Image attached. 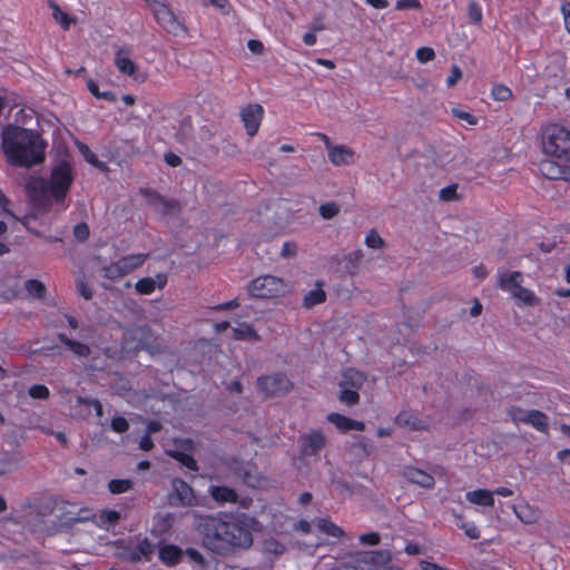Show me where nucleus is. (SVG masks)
<instances>
[{
    "label": "nucleus",
    "instance_id": "30",
    "mask_svg": "<svg viewBox=\"0 0 570 570\" xmlns=\"http://www.w3.org/2000/svg\"><path fill=\"white\" fill-rule=\"evenodd\" d=\"M326 299V293L322 288H314L309 291L303 298V306L312 308Z\"/></svg>",
    "mask_w": 570,
    "mask_h": 570
},
{
    "label": "nucleus",
    "instance_id": "23",
    "mask_svg": "<svg viewBox=\"0 0 570 570\" xmlns=\"http://www.w3.org/2000/svg\"><path fill=\"white\" fill-rule=\"evenodd\" d=\"M521 281H522V273L521 272H513L511 274H502L499 277L498 285L501 289L508 291L511 293V295L514 294V292H518L519 288H521Z\"/></svg>",
    "mask_w": 570,
    "mask_h": 570
},
{
    "label": "nucleus",
    "instance_id": "40",
    "mask_svg": "<svg viewBox=\"0 0 570 570\" xmlns=\"http://www.w3.org/2000/svg\"><path fill=\"white\" fill-rule=\"evenodd\" d=\"M233 332L236 340H258V335L256 334L255 330L246 324H243L239 327L234 328Z\"/></svg>",
    "mask_w": 570,
    "mask_h": 570
},
{
    "label": "nucleus",
    "instance_id": "10",
    "mask_svg": "<svg viewBox=\"0 0 570 570\" xmlns=\"http://www.w3.org/2000/svg\"><path fill=\"white\" fill-rule=\"evenodd\" d=\"M263 115L264 109L259 104H250L242 109L240 118L248 136L253 137L257 134Z\"/></svg>",
    "mask_w": 570,
    "mask_h": 570
},
{
    "label": "nucleus",
    "instance_id": "13",
    "mask_svg": "<svg viewBox=\"0 0 570 570\" xmlns=\"http://www.w3.org/2000/svg\"><path fill=\"white\" fill-rule=\"evenodd\" d=\"M226 465L233 475L240 479L247 485L254 487L257 482L255 478V466L249 462L230 459L226 462Z\"/></svg>",
    "mask_w": 570,
    "mask_h": 570
},
{
    "label": "nucleus",
    "instance_id": "64",
    "mask_svg": "<svg viewBox=\"0 0 570 570\" xmlns=\"http://www.w3.org/2000/svg\"><path fill=\"white\" fill-rule=\"evenodd\" d=\"M561 12H562L563 18H564V23H566L567 31L570 33V28H569V24H570V1H567V2H564L561 6Z\"/></svg>",
    "mask_w": 570,
    "mask_h": 570
},
{
    "label": "nucleus",
    "instance_id": "55",
    "mask_svg": "<svg viewBox=\"0 0 570 570\" xmlns=\"http://www.w3.org/2000/svg\"><path fill=\"white\" fill-rule=\"evenodd\" d=\"M160 210L164 215L179 210V203L176 199H167L164 197Z\"/></svg>",
    "mask_w": 570,
    "mask_h": 570
},
{
    "label": "nucleus",
    "instance_id": "63",
    "mask_svg": "<svg viewBox=\"0 0 570 570\" xmlns=\"http://www.w3.org/2000/svg\"><path fill=\"white\" fill-rule=\"evenodd\" d=\"M452 114L458 117L459 119H462V120H465L468 124L470 125H475L476 124V118L466 112V111H463V110H459V109H452Z\"/></svg>",
    "mask_w": 570,
    "mask_h": 570
},
{
    "label": "nucleus",
    "instance_id": "54",
    "mask_svg": "<svg viewBox=\"0 0 570 570\" xmlns=\"http://www.w3.org/2000/svg\"><path fill=\"white\" fill-rule=\"evenodd\" d=\"M111 429L115 432L124 433L128 431L129 423L124 416H116L111 420Z\"/></svg>",
    "mask_w": 570,
    "mask_h": 570
},
{
    "label": "nucleus",
    "instance_id": "61",
    "mask_svg": "<svg viewBox=\"0 0 570 570\" xmlns=\"http://www.w3.org/2000/svg\"><path fill=\"white\" fill-rule=\"evenodd\" d=\"M77 288L80 295L85 299H91L94 296L92 289L87 285V283L83 279L77 281Z\"/></svg>",
    "mask_w": 570,
    "mask_h": 570
},
{
    "label": "nucleus",
    "instance_id": "57",
    "mask_svg": "<svg viewBox=\"0 0 570 570\" xmlns=\"http://www.w3.org/2000/svg\"><path fill=\"white\" fill-rule=\"evenodd\" d=\"M421 3L419 0H397L395 3V8L397 10H405V9H414L419 10L421 9Z\"/></svg>",
    "mask_w": 570,
    "mask_h": 570
},
{
    "label": "nucleus",
    "instance_id": "22",
    "mask_svg": "<svg viewBox=\"0 0 570 570\" xmlns=\"http://www.w3.org/2000/svg\"><path fill=\"white\" fill-rule=\"evenodd\" d=\"M523 423L531 425L539 432L543 433H546L549 429L548 416L539 410H529Z\"/></svg>",
    "mask_w": 570,
    "mask_h": 570
},
{
    "label": "nucleus",
    "instance_id": "32",
    "mask_svg": "<svg viewBox=\"0 0 570 570\" xmlns=\"http://www.w3.org/2000/svg\"><path fill=\"white\" fill-rule=\"evenodd\" d=\"M512 296L527 306H534L539 304V298L534 295V293L524 287L519 288L518 292H514Z\"/></svg>",
    "mask_w": 570,
    "mask_h": 570
},
{
    "label": "nucleus",
    "instance_id": "11",
    "mask_svg": "<svg viewBox=\"0 0 570 570\" xmlns=\"http://www.w3.org/2000/svg\"><path fill=\"white\" fill-rule=\"evenodd\" d=\"M539 170L550 180H570V166L553 159H543L539 164Z\"/></svg>",
    "mask_w": 570,
    "mask_h": 570
},
{
    "label": "nucleus",
    "instance_id": "59",
    "mask_svg": "<svg viewBox=\"0 0 570 570\" xmlns=\"http://www.w3.org/2000/svg\"><path fill=\"white\" fill-rule=\"evenodd\" d=\"M462 78V71L459 66L451 67V75L446 78L448 87H453Z\"/></svg>",
    "mask_w": 570,
    "mask_h": 570
},
{
    "label": "nucleus",
    "instance_id": "8",
    "mask_svg": "<svg viewBox=\"0 0 570 570\" xmlns=\"http://www.w3.org/2000/svg\"><path fill=\"white\" fill-rule=\"evenodd\" d=\"M27 191L35 208L41 212L50 209L52 195L48 180L43 178L30 180L27 184Z\"/></svg>",
    "mask_w": 570,
    "mask_h": 570
},
{
    "label": "nucleus",
    "instance_id": "25",
    "mask_svg": "<svg viewBox=\"0 0 570 570\" xmlns=\"http://www.w3.org/2000/svg\"><path fill=\"white\" fill-rule=\"evenodd\" d=\"M58 340L68 347L75 355L79 357H87L90 355V347L78 341L70 340L66 334L59 333Z\"/></svg>",
    "mask_w": 570,
    "mask_h": 570
},
{
    "label": "nucleus",
    "instance_id": "26",
    "mask_svg": "<svg viewBox=\"0 0 570 570\" xmlns=\"http://www.w3.org/2000/svg\"><path fill=\"white\" fill-rule=\"evenodd\" d=\"M466 499L474 504L482 505V507H493L494 499H493V492L489 490H474L466 493Z\"/></svg>",
    "mask_w": 570,
    "mask_h": 570
},
{
    "label": "nucleus",
    "instance_id": "34",
    "mask_svg": "<svg viewBox=\"0 0 570 570\" xmlns=\"http://www.w3.org/2000/svg\"><path fill=\"white\" fill-rule=\"evenodd\" d=\"M24 287L27 292L37 298H43L46 296L47 289L43 283L38 279H29L26 282Z\"/></svg>",
    "mask_w": 570,
    "mask_h": 570
},
{
    "label": "nucleus",
    "instance_id": "2",
    "mask_svg": "<svg viewBox=\"0 0 570 570\" xmlns=\"http://www.w3.org/2000/svg\"><path fill=\"white\" fill-rule=\"evenodd\" d=\"M1 147L7 160L30 168L45 160L46 142L40 134L18 125H7L1 134Z\"/></svg>",
    "mask_w": 570,
    "mask_h": 570
},
{
    "label": "nucleus",
    "instance_id": "49",
    "mask_svg": "<svg viewBox=\"0 0 570 570\" xmlns=\"http://www.w3.org/2000/svg\"><path fill=\"white\" fill-rule=\"evenodd\" d=\"M120 520V513L115 510H104L100 513V521L104 524L114 525Z\"/></svg>",
    "mask_w": 570,
    "mask_h": 570
},
{
    "label": "nucleus",
    "instance_id": "56",
    "mask_svg": "<svg viewBox=\"0 0 570 570\" xmlns=\"http://www.w3.org/2000/svg\"><path fill=\"white\" fill-rule=\"evenodd\" d=\"M73 235L75 237L83 242L89 237V227L86 223H80L73 227Z\"/></svg>",
    "mask_w": 570,
    "mask_h": 570
},
{
    "label": "nucleus",
    "instance_id": "19",
    "mask_svg": "<svg viewBox=\"0 0 570 570\" xmlns=\"http://www.w3.org/2000/svg\"><path fill=\"white\" fill-rule=\"evenodd\" d=\"M208 493L217 503L220 504L235 503L238 500L236 491L225 485H210Z\"/></svg>",
    "mask_w": 570,
    "mask_h": 570
},
{
    "label": "nucleus",
    "instance_id": "62",
    "mask_svg": "<svg viewBox=\"0 0 570 570\" xmlns=\"http://www.w3.org/2000/svg\"><path fill=\"white\" fill-rule=\"evenodd\" d=\"M461 528L464 530L465 534L471 539L480 538V530L473 523H463Z\"/></svg>",
    "mask_w": 570,
    "mask_h": 570
},
{
    "label": "nucleus",
    "instance_id": "44",
    "mask_svg": "<svg viewBox=\"0 0 570 570\" xmlns=\"http://www.w3.org/2000/svg\"><path fill=\"white\" fill-rule=\"evenodd\" d=\"M365 244L367 247L374 248V249L382 248L385 245L384 239L375 230H371L366 235Z\"/></svg>",
    "mask_w": 570,
    "mask_h": 570
},
{
    "label": "nucleus",
    "instance_id": "51",
    "mask_svg": "<svg viewBox=\"0 0 570 570\" xmlns=\"http://www.w3.org/2000/svg\"><path fill=\"white\" fill-rule=\"evenodd\" d=\"M416 58L420 62L425 63L435 58V52L430 47H421L416 50Z\"/></svg>",
    "mask_w": 570,
    "mask_h": 570
},
{
    "label": "nucleus",
    "instance_id": "48",
    "mask_svg": "<svg viewBox=\"0 0 570 570\" xmlns=\"http://www.w3.org/2000/svg\"><path fill=\"white\" fill-rule=\"evenodd\" d=\"M29 395L33 399L46 400L49 397L50 392L46 385L35 384L29 389Z\"/></svg>",
    "mask_w": 570,
    "mask_h": 570
},
{
    "label": "nucleus",
    "instance_id": "52",
    "mask_svg": "<svg viewBox=\"0 0 570 570\" xmlns=\"http://www.w3.org/2000/svg\"><path fill=\"white\" fill-rule=\"evenodd\" d=\"M77 402H78V404L92 406L96 411V414L98 416H102L104 411H102V405L99 400L79 396Z\"/></svg>",
    "mask_w": 570,
    "mask_h": 570
},
{
    "label": "nucleus",
    "instance_id": "7",
    "mask_svg": "<svg viewBox=\"0 0 570 570\" xmlns=\"http://www.w3.org/2000/svg\"><path fill=\"white\" fill-rule=\"evenodd\" d=\"M257 387L265 396L277 397L289 393L294 384L284 373H273L258 377Z\"/></svg>",
    "mask_w": 570,
    "mask_h": 570
},
{
    "label": "nucleus",
    "instance_id": "3",
    "mask_svg": "<svg viewBox=\"0 0 570 570\" xmlns=\"http://www.w3.org/2000/svg\"><path fill=\"white\" fill-rule=\"evenodd\" d=\"M544 154L570 161V130L557 124L547 125L542 131Z\"/></svg>",
    "mask_w": 570,
    "mask_h": 570
},
{
    "label": "nucleus",
    "instance_id": "60",
    "mask_svg": "<svg viewBox=\"0 0 570 570\" xmlns=\"http://www.w3.org/2000/svg\"><path fill=\"white\" fill-rule=\"evenodd\" d=\"M297 253V245L294 242H286L283 244L281 255L284 258L294 257Z\"/></svg>",
    "mask_w": 570,
    "mask_h": 570
},
{
    "label": "nucleus",
    "instance_id": "9",
    "mask_svg": "<svg viewBox=\"0 0 570 570\" xmlns=\"http://www.w3.org/2000/svg\"><path fill=\"white\" fill-rule=\"evenodd\" d=\"M157 22L169 33L180 36L186 32L185 26L165 3H159L154 10Z\"/></svg>",
    "mask_w": 570,
    "mask_h": 570
},
{
    "label": "nucleus",
    "instance_id": "27",
    "mask_svg": "<svg viewBox=\"0 0 570 570\" xmlns=\"http://www.w3.org/2000/svg\"><path fill=\"white\" fill-rule=\"evenodd\" d=\"M116 552L115 556L126 562L137 563L139 562V556L136 553L135 548L119 540L115 543Z\"/></svg>",
    "mask_w": 570,
    "mask_h": 570
},
{
    "label": "nucleus",
    "instance_id": "5",
    "mask_svg": "<svg viewBox=\"0 0 570 570\" xmlns=\"http://www.w3.org/2000/svg\"><path fill=\"white\" fill-rule=\"evenodd\" d=\"M249 293L256 298H274L286 293V284L279 277L264 275L255 278L249 284Z\"/></svg>",
    "mask_w": 570,
    "mask_h": 570
},
{
    "label": "nucleus",
    "instance_id": "14",
    "mask_svg": "<svg viewBox=\"0 0 570 570\" xmlns=\"http://www.w3.org/2000/svg\"><path fill=\"white\" fill-rule=\"evenodd\" d=\"M402 475L411 483L422 488L431 489L435 484L434 476L415 466H405Z\"/></svg>",
    "mask_w": 570,
    "mask_h": 570
},
{
    "label": "nucleus",
    "instance_id": "45",
    "mask_svg": "<svg viewBox=\"0 0 570 570\" xmlns=\"http://www.w3.org/2000/svg\"><path fill=\"white\" fill-rule=\"evenodd\" d=\"M396 420L400 424L409 425L413 430H421L423 428V423L421 421L405 413L399 414Z\"/></svg>",
    "mask_w": 570,
    "mask_h": 570
},
{
    "label": "nucleus",
    "instance_id": "17",
    "mask_svg": "<svg viewBox=\"0 0 570 570\" xmlns=\"http://www.w3.org/2000/svg\"><path fill=\"white\" fill-rule=\"evenodd\" d=\"M327 420L341 432H347L350 430L363 431L365 429L362 421H356L338 413H330Z\"/></svg>",
    "mask_w": 570,
    "mask_h": 570
},
{
    "label": "nucleus",
    "instance_id": "41",
    "mask_svg": "<svg viewBox=\"0 0 570 570\" xmlns=\"http://www.w3.org/2000/svg\"><path fill=\"white\" fill-rule=\"evenodd\" d=\"M320 210V215L324 218V219H332L334 218L336 215H338L340 213V206L334 203V202H331V203H325V204H322L318 208Z\"/></svg>",
    "mask_w": 570,
    "mask_h": 570
},
{
    "label": "nucleus",
    "instance_id": "36",
    "mask_svg": "<svg viewBox=\"0 0 570 570\" xmlns=\"http://www.w3.org/2000/svg\"><path fill=\"white\" fill-rule=\"evenodd\" d=\"M50 7L52 9V16H53V19L60 23V26L65 29V30H68L69 27H70V23H71V19L70 17L63 12L59 6L55 2H51L50 3Z\"/></svg>",
    "mask_w": 570,
    "mask_h": 570
},
{
    "label": "nucleus",
    "instance_id": "53",
    "mask_svg": "<svg viewBox=\"0 0 570 570\" xmlns=\"http://www.w3.org/2000/svg\"><path fill=\"white\" fill-rule=\"evenodd\" d=\"M264 546L265 550L269 553L282 554L285 551V546L274 539L266 540Z\"/></svg>",
    "mask_w": 570,
    "mask_h": 570
},
{
    "label": "nucleus",
    "instance_id": "35",
    "mask_svg": "<svg viewBox=\"0 0 570 570\" xmlns=\"http://www.w3.org/2000/svg\"><path fill=\"white\" fill-rule=\"evenodd\" d=\"M169 454L189 470L198 471L197 462L191 455L179 451H171Z\"/></svg>",
    "mask_w": 570,
    "mask_h": 570
},
{
    "label": "nucleus",
    "instance_id": "1",
    "mask_svg": "<svg viewBox=\"0 0 570 570\" xmlns=\"http://www.w3.org/2000/svg\"><path fill=\"white\" fill-rule=\"evenodd\" d=\"M253 518L243 515L235 521H225L214 515L200 517L198 531L203 537V544L217 554H226L235 548L247 549L253 543L250 532Z\"/></svg>",
    "mask_w": 570,
    "mask_h": 570
},
{
    "label": "nucleus",
    "instance_id": "58",
    "mask_svg": "<svg viewBox=\"0 0 570 570\" xmlns=\"http://www.w3.org/2000/svg\"><path fill=\"white\" fill-rule=\"evenodd\" d=\"M380 539L381 537L377 532H368L360 537V542L362 544L376 546L380 543Z\"/></svg>",
    "mask_w": 570,
    "mask_h": 570
},
{
    "label": "nucleus",
    "instance_id": "33",
    "mask_svg": "<svg viewBox=\"0 0 570 570\" xmlns=\"http://www.w3.org/2000/svg\"><path fill=\"white\" fill-rule=\"evenodd\" d=\"M338 400L346 405H355L360 401V394L357 390L340 387Z\"/></svg>",
    "mask_w": 570,
    "mask_h": 570
},
{
    "label": "nucleus",
    "instance_id": "18",
    "mask_svg": "<svg viewBox=\"0 0 570 570\" xmlns=\"http://www.w3.org/2000/svg\"><path fill=\"white\" fill-rule=\"evenodd\" d=\"M183 556L184 551L175 544H165L160 547L158 552L159 560L168 567L178 564L181 561Z\"/></svg>",
    "mask_w": 570,
    "mask_h": 570
},
{
    "label": "nucleus",
    "instance_id": "46",
    "mask_svg": "<svg viewBox=\"0 0 570 570\" xmlns=\"http://www.w3.org/2000/svg\"><path fill=\"white\" fill-rule=\"evenodd\" d=\"M468 14H469V19L472 23L474 24H479L481 23L482 21V10L480 8V6L472 1L469 3L468 6Z\"/></svg>",
    "mask_w": 570,
    "mask_h": 570
},
{
    "label": "nucleus",
    "instance_id": "16",
    "mask_svg": "<svg viewBox=\"0 0 570 570\" xmlns=\"http://www.w3.org/2000/svg\"><path fill=\"white\" fill-rule=\"evenodd\" d=\"M328 159L335 166L348 165L353 161L354 151L344 145L332 146L328 150Z\"/></svg>",
    "mask_w": 570,
    "mask_h": 570
},
{
    "label": "nucleus",
    "instance_id": "38",
    "mask_svg": "<svg viewBox=\"0 0 570 570\" xmlns=\"http://www.w3.org/2000/svg\"><path fill=\"white\" fill-rule=\"evenodd\" d=\"M135 288L141 295H149L156 288V281L153 277L140 278L136 283Z\"/></svg>",
    "mask_w": 570,
    "mask_h": 570
},
{
    "label": "nucleus",
    "instance_id": "15",
    "mask_svg": "<svg viewBox=\"0 0 570 570\" xmlns=\"http://www.w3.org/2000/svg\"><path fill=\"white\" fill-rule=\"evenodd\" d=\"M391 559L392 557L389 550H375L362 553L360 557V562L367 566H373V568L368 570H377L387 568Z\"/></svg>",
    "mask_w": 570,
    "mask_h": 570
},
{
    "label": "nucleus",
    "instance_id": "28",
    "mask_svg": "<svg viewBox=\"0 0 570 570\" xmlns=\"http://www.w3.org/2000/svg\"><path fill=\"white\" fill-rule=\"evenodd\" d=\"M317 528L321 532L333 538H341L344 535V530L328 519H320L317 521Z\"/></svg>",
    "mask_w": 570,
    "mask_h": 570
},
{
    "label": "nucleus",
    "instance_id": "20",
    "mask_svg": "<svg viewBox=\"0 0 570 570\" xmlns=\"http://www.w3.org/2000/svg\"><path fill=\"white\" fill-rule=\"evenodd\" d=\"M174 490L178 503L181 505H193L195 502V495L191 487L181 479H176L173 482Z\"/></svg>",
    "mask_w": 570,
    "mask_h": 570
},
{
    "label": "nucleus",
    "instance_id": "21",
    "mask_svg": "<svg viewBox=\"0 0 570 570\" xmlns=\"http://www.w3.org/2000/svg\"><path fill=\"white\" fill-rule=\"evenodd\" d=\"M365 382V375L356 371L354 368H347L343 372L342 381L340 382V387H347L360 390Z\"/></svg>",
    "mask_w": 570,
    "mask_h": 570
},
{
    "label": "nucleus",
    "instance_id": "50",
    "mask_svg": "<svg viewBox=\"0 0 570 570\" xmlns=\"http://www.w3.org/2000/svg\"><path fill=\"white\" fill-rule=\"evenodd\" d=\"M529 410L521 409L519 406H511L508 409V415L514 423H523Z\"/></svg>",
    "mask_w": 570,
    "mask_h": 570
},
{
    "label": "nucleus",
    "instance_id": "6",
    "mask_svg": "<svg viewBox=\"0 0 570 570\" xmlns=\"http://www.w3.org/2000/svg\"><path fill=\"white\" fill-rule=\"evenodd\" d=\"M148 258V254H130L121 257L116 263L106 265L102 268L104 276L110 281L127 276L139 268Z\"/></svg>",
    "mask_w": 570,
    "mask_h": 570
},
{
    "label": "nucleus",
    "instance_id": "4",
    "mask_svg": "<svg viewBox=\"0 0 570 570\" xmlns=\"http://www.w3.org/2000/svg\"><path fill=\"white\" fill-rule=\"evenodd\" d=\"M73 181L71 165L66 161H59L51 170L49 186L51 188L52 198L57 203H62Z\"/></svg>",
    "mask_w": 570,
    "mask_h": 570
},
{
    "label": "nucleus",
    "instance_id": "47",
    "mask_svg": "<svg viewBox=\"0 0 570 570\" xmlns=\"http://www.w3.org/2000/svg\"><path fill=\"white\" fill-rule=\"evenodd\" d=\"M456 190H458L456 185H449L440 190L439 197L441 200H444V202L458 200L459 196H458Z\"/></svg>",
    "mask_w": 570,
    "mask_h": 570
},
{
    "label": "nucleus",
    "instance_id": "39",
    "mask_svg": "<svg viewBox=\"0 0 570 570\" xmlns=\"http://www.w3.org/2000/svg\"><path fill=\"white\" fill-rule=\"evenodd\" d=\"M132 488V481L130 480H111L108 484V489L114 494H120L127 492Z\"/></svg>",
    "mask_w": 570,
    "mask_h": 570
},
{
    "label": "nucleus",
    "instance_id": "12",
    "mask_svg": "<svg viewBox=\"0 0 570 570\" xmlns=\"http://www.w3.org/2000/svg\"><path fill=\"white\" fill-rule=\"evenodd\" d=\"M325 436L320 431H312L299 436L301 453L304 456L318 455L325 446Z\"/></svg>",
    "mask_w": 570,
    "mask_h": 570
},
{
    "label": "nucleus",
    "instance_id": "24",
    "mask_svg": "<svg viewBox=\"0 0 570 570\" xmlns=\"http://www.w3.org/2000/svg\"><path fill=\"white\" fill-rule=\"evenodd\" d=\"M129 51L119 49L116 53L115 65L118 70L127 76H132L136 71V63L128 57Z\"/></svg>",
    "mask_w": 570,
    "mask_h": 570
},
{
    "label": "nucleus",
    "instance_id": "42",
    "mask_svg": "<svg viewBox=\"0 0 570 570\" xmlns=\"http://www.w3.org/2000/svg\"><path fill=\"white\" fill-rule=\"evenodd\" d=\"M141 194L146 197L148 205L156 209H160L164 196L154 189H142Z\"/></svg>",
    "mask_w": 570,
    "mask_h": 570
},
{
    "label": "nucleus",
    "instance_id": "37",
    "mask_svg": "<svg viewBox=\"0 0 570 570\" xmlns=\"http://www.w3.org/2000/svg\"><path fill=\"white\" fill-rule=\"evenodd\" d=\"M87 88L94 95L96 98L105 99L107 101H115L116 95L111 91H104L99 90L98 85L92 79L87 80Z\"/></svg>",
    "mask_w": 570,
    "mask_h": 570
},
{
    "label": "nucleus",
    "instance_id": "31",
    "mask_svg": "<svg viewBox=\"0 0 570 570\" xmlns=\"http://www.w3.org/2000/svg\"><path fill=\"white\" fill-rule=\"evenodd\" d=\"M135 550L136 553L139 556V562L142 560L149 561L151 559V556L154 554L155 547L147 538H144L138 541V544L135 548Z\"/></svg>",
    "mask_w": 570,
    "mask_h": 570
},
{
    "label": "nucleus",
    "instance_id": "29",
    "mask_svg": "<svg viewBox=\"0 0 570 570\" xmlns=\"http://www.w3.org/2000/svg\"><path fill=\"white\" fill-rule=\"evenodd\" d=\"M77 146L86 161H88L90 165H92L94 167H96L100 170L107 169L106 164L100 161L98 159L97 155L86 144L78 142Z\"/></svg>",
    "mask_w": 570,
    "mask_h": 570
},
{
    "label": "nucleus",
    "instance_id": "43",
    "mask_svg": "<svg viewBox=\"0 0 570 570\" xmlns=\"http://www.w3.org/2000/svg\"><path fill=\"white\" fill-rule=\"evenodd\" d=\"M492 98L498 101H507L511 98L512 91L504 85H495L491 91Z\"/></svg>",
    "mask_w": 570,
    "mask_h": 570
}]
</instances>
